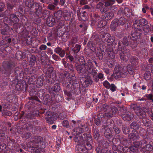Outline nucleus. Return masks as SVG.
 <instances>
[{
  "label": "nucleus",
  "mask_w": 153,
  "mask_h": 153,
  "mask_svg": "<svg viewBox=\"0 0 153 153\" xmlns=\"http://www.w3.org/2000/svg\"><path fill=\"white\" fill-rule=\"evenodd\" d=\"M104 48L105 52L107 53L109 56L111 58L113 57V53L118 54L121 59L124 61H127L129 59L130 51L129 49L126 47L122 48L121 42H119L118 44L113 48L111 45L108 46L107 48L104 45L102 46Z\"/></svg>",
  "instance_id": "obj_1"
},
{
  "label": "nucleus",
  "mask_w": 153,
  "mask_h": 153,
  "mask_svg": "<svg viewBox=\"0 0 153 153\" xmlns=\"http://www.w3.org/2000/svg\"><path fill=\"white\" fill-rule=\"evenodd\" d=\"M79 61L80 64L76 66V69L80 77L83 78L85 76V74L87 72H89L90 70L94 66L92 61L90 59L86 62L83 56H79Z\"/></svg>",
  "instance_id": "obj_2"
},
{
  "label": "nucleus",
  "mask_w": 153,
  "mask_h": 153,
  "mask_svg": "<svg viewBox=\"0 0 153 153\" xmlns=\"http://www.w3.org/2000/svg\"><path fill=\"white\" fill-rule=\"evenodd\" d=\"M31 141L26 144L27 147L30 148L36 153L39 152L41 149H43L45 147L43 139L39 136H33L30 139Z\"/></svg>",
  "instance_id": "obj_3"
},
{
  "label": "nucleus",
  "mask_w": 153,
  "mask_h": 153,
  "mask_svg": "<svg viewBox=\"0 0 153 153\" xmlns=\"http://www.w3.org/2000/svg\"><path fill=\"white\" fill-rule=\"evenodd\" d=\"M26 7L28 8L30 13L32 14L36 13L41 5L34 0H26L25 1Z\"/></svg>",
  "instance_id": "obj_4"
},
{
  "label": "nucleus",
  "mask_w": 153,
  "mask_h": 153,
  "mask_svg": "<svg viewBox=\"0 0 153 153\" xmlns=\"http://www.w3.org/2000/svg\"><path fill=\"white\" fill-rule=\"evenodd\" d=\"M128 73L124 71L122 67L120 66L115 67L113 75L116 79L120 77L125 78L127 76Z\"/></svg>",
  "instance_id": "obj_5"
},
{
  "label": "nucleus",
  "mask_w": 153,
  "mask_h": 153,
  "mask_svg": "<svg viewBox=\"0 0 153 153\" xmlns=\"http://www.w3.org/2000/svg\"><path fill=\"white\" fill-rule=\"evenodd\" d=\"M134 30L131 32L130 38L133 41H136L140 39L141 35L142 27L136 25H133Z\"/></svg>",
  "instance_id": "obj_6"
},
{
  "label": "nucleus",
  "mask_w": 153,
  "mask_h": 153,
  "mask_svg": "<svg viewBox=\"0 0 153 153\" xmlns=\"http://www.w3.org/2000/svg\"><path fill=\"white\" fill-rule=\"evenodd\" d=\"M4 73L7 76H9L11 74V70L15 67L14 63L11 61L5 62L3 65Z\"/></svg>",
  "instance_id": "obj_7"
},
{
  "label": "nucleus",
  "mask_w": 153,
  "mask_h": 153,
  "mask_svg": "<svg viewBox=\"0 0 153 153\" xmlns=\"http://www.w3.org/2000/svg\"><path fill=\"white\" fill-rule=\"evenodd\" d=\"M87 140L89 141H91L92 138L91 134L89 133H84L83 135L80 136L79 135H76L74 137V141L77 143H81L84 142L85 140Z\"/></svg>",
  "instance_id": "obj_8"
},
{
  "label": "nucleus",
  "mask_w": 153,
  "mask_h": 153,
  "mask_svg": "<svg viewBox=\"0 0 153 153\" xmlns=\"http://www.w3.org/2000/svg\"><path fill=\"white\" fill-rule=\"evenodd\" d=\"M131 108L135 111L136 114L140 118L143 119L146 118V113L141 109L139 106H137L136 104L131 105Z\"/></svg>",
  "instance_id": "obj_9"
},
{
  "label": "nucleus",
  "mask_w": 153,
  "mask_h": 153,
  "mask_svg": "<svg viewBox=\"0 0 153 153\" xmlns=\"http://www.w3.org/2000/svg\"><path fill=\"white\" fill-rule=\"evenodd\" d=\"M92 141V140L91 141H89L87 140H85L84 142L78 146L77 150L79 152H83L85 150L91 149L92 147L91 142Z\"/></svg>",
  "instance_id": "obj_10"
},
{
  "label": "nucleus",
  "mask_w": 153,
  "mask_h": 153,
  "mask_svg": "<svg viewBox=\"0 0 153 153\" xmlns=\"http://www.w3.org/2000/svg\"><path fill=\"white\" fill-rule=\"evenodd\" d=\"M100 39L97 35H93L91 38V40L89 41L88 43L89 47L94 48V49L95 50L97 45L100 41Z\"/></svg>",
  "instance_id": "obj_11"
},
{
  "label": "nucleus",
  "mask_w": 153,
  "mask_h": 153,
  "mask_svg": "<svg viewBox=\"0 0 153 153\" xmlns=\"http://www.w3.org/2000/svg\"><path fill=\"white\" fill-rule=\"evenodd\" d=\"M68 82L70 85H71V89L75 91H79L80 90V85L79 82L76 81L74 79L71 77L68 78Z\"/></svg>",
  "instance_id": "obj_12"
},
{
  "label": "nucleus",
  "mask_w": 153,
  "mask_h": 153,
  "mask_svg": "<svg viewBox=\"0 0 153 153\" xmlns=\"http://www.w3.org/2000/svg\"><path fill=\"white\" fill-rule=\"evenodd\" d=\"M50 14V12L47 10H43L42 7L41 6L35 15L39 17H47L48 18Z\"/></svg>",
  "instance_id": "obj_13"
},
{
  "label": "nucleus",
  "mask_w": 153,
  "mask_h": 153,
  "mask_svg": "<svg viewBox=\"0 0 153 153\" xmlns=\"http://www.w3.org/2000/svg\"><path fill=\"white\" fill-rule=\"evenodd\" d=\"M14 75L18 81L19 78L20 79L23 77L24 72L21 68L16 67L14 69Z\"/></svg>",
  "instance_id": "obj_14"
},
{
  "label": "nucleus",
  "mask_w": 153,
  "mask_h": 153,
  "mask_svg": "<svg viewBox=\"0 0 153 153\" xmlns=\"http://www.w3.org/2000/svg\"><path fill=\"white\" fill-rule=\"evenodd\" d=\"M45 118L47 121L50 124H52L53 123V121L55 119L53 117V114L50 111L46 112L45 114Z\"/></svg>",
  "instance_id": "obj_15"
},
{
  "label": "nucleus",
  "mask_w": 153,
  "mask_h": 153,
  "mask_svg": "<svg viewBox=\"0 0 153 153\" xmlns=\"http://www.w3.org/2000/svg\"><path fill=\"white\" fill-rule=\"evenodd\" d=\"M134 24L133 25L134 26L137 25V26H141L142 29L143 26L148 23V22L146 19L144 18L138 20H136Z\"/></svg>",
  "instance_id": "obj_16"
},
{
  "label": "nucleus",
  "mask_w": 153,
  "mask_h": 153,
  "mask_svg": "<svg viewBox=\"0 0 153 153\" xmlns=\"http://www.w3.org/2000/svg\"><path fill=\"white\" fill-rule=\"evenodd\" d=\"M66 50H65L64 49H62V48L58 46L55 48L54 50V52L58 54L62 58L65 56V54L66 52Z\"/></svg>",
  "instance_id": "obj_17"
},
{
  "label": "nucleus",
  "mask_w": 153,
  "mask_h": 153,
  "mask_svg": "<svg viewBox=\"0 0 153 153\" xmlns=\"http://www.w3.org/2000/svg\"><path fill=\"white\" fill-rule=\"evenodd\" d=\"M92 132L94 138L95 140H97L100 135L99 130L96 126H93Z\"/></svg>",
  "instance_id": "obj_18"
},
{
  "label": "nucleus",
  "mask_w": 153,
  "mask_h": 153,
  "mask_svg": "<svg viewBox=\"0 0 153 153\" xmlns=\"http://www.w3.org/2000/svg\"><path fill=\"white\" fill-rule=\"evenodd\" d=\"M114 13L112 12L108 11L106 13L102 15V18L107 20L111 19L114 17Z\"/></svg>",
  "instance_id": "obj_19"
},
{
  "label": "nucleus",
  "mask_w": 153,
  "mask_h": 153,
  "mask_svg": "<svg viewBox=\"0 0 153 153\" xmlns=\"http://www.w3.org/2000/svg\"><path fill=\"white\" fill-rule=\"evenodd\" d=\"M84 77H85L84 79V82H83V85L87 87L89 85H91L92 83V81L91 78L89 76H86L85 73V76ZM82 78V77H81Z\"/></svg>",
  "instance_id": "obj_20"
},
{
  "label": "nucleus",
  "mask_w": 153,
  "mask_h": 153,
  "mask_svg": "<svg viewBox=\"0 0 153 153\" xmlns=\"http://www.w3.org/2000/svg\"><path fill=\"white\" fill-rule=\"evenodd\" d=\"M117 20V18L115 19L111 22L110 29L112 31H114L116 30L117 27L119 26Z\"/></svg>",
  "instance_id": "obj_21"
},
{
  "label": "nucleus",
  "mask_w": 153,
  "mask_h": 153,
  "mask_svg": "<svg viewBox=\"0 0 153 153\" xmlns=\"http://www.w3.org/2000/svg\"><path fill=\"white\" fill-rule=\"evenodd\" d=\"M53 68L52 67H49L48 68H44L43 70V71L47 76L49 77L51 74L53 75Z\"/></svg>",
  "instance_id": "obj_22"
},
{
  "label": "nucleus",
  "mask_w": 153,
  "mask_h": 153,
  "mask_svg": "<svg viewBox=\"0 0 153 153\" xmlns=\"http://www.w3.org/2000/svg\"><path fill=\"white\" fill-rule=\"evenodd\" d=\"M121 116L123 120L125 121H128L131 119L132 116L129 111L125 114H121Z\"/></svg>",
  "instance_id": "obj_23"
},
{
  "label": "nucleus",
  "mask_w": 153,
  "mask_h": 153,
  "mask_svg": "<svg viewBox=\"0 0 153 153\" xmlns=\"http://www.w3.org/2000/svg\"><path fill=\"white\" fill-rule=\"evenodd\" d=\"M79 20L85 21L88 19V13L86 11H83L80 13V16H78Z\"/></svg>",
  "instance_id": "obj_24"
},
{
  "label": "nucleus",
  "mask_w": 153,
  "mask_h": 153,
  "mask_svg": "<svg viewBox=\"0 0 153 153\" xmlns=\"http://www.w3.org/2000/svg\"><path fill=\"white\" fill-rule=\"evenodd\" d=\"M46 23L48 26L52 27L55 23V19L52 16H49L47 18Z\"/></svg>",
  "instance_id": "obj_25"
},
{
  "label": "nucleus",
  "mask_w": 153,
  "mask_h": 153,
  "mask_svg": "<svg viewBox=\"0 0 153 153\" xmlns=\"http://www.w3.org/2000/svg\"><path fill=\"white\" fill-rule=\"evenodd\" d=\"M100 51L98 52L96 54L97 57H98L100 60H101L103 58V56L105 54V52L104 50V48H102V46H100Z\"/></svg>",
  "instance_id": "obj_26"
},
{
  "label": "nucleus",
  "mask_w": 153,
  "mask_h": 153,
  "mask_svg": "<svg viewBox=\"0 0 153 153\" xmlns=\"http://www.w3.org/2000/svg\"><path fill=\"white\" fill-rule=\"evenodd\" d=\"M9 19L14 24H16L19 21L18 18L14 13H12L10 15Z\"/></svg>",
  "instance_id": "obj_27"
},
{
  "label": "nucleus",
  "mask_w": 153,
  "mask_h": 153,
  "mask_svg": "<svg viewBox=\"0 0 153 153\" xmlns=\"http://www.w3.org/2000/svg\"><path fill=\"white\" fill-rule=\"evenodd\" d=\"M60 83L59 82H57L54 84L51 88V90L52 91H54L55 93L59 92L61 89V88L60 86Z\"/></svg>",
  "instance_id": "obj_28"
},
{
  "label": "nucleus",
  "mask_w": 153,
  "mask_h": 153,
  "mask_svg": "<svg viewBox=\"0 0 153 153\" xmlns=\"http://www.w3.org/2000/svg\"><path fill=\"white\" fill-rule=\"evenodd\" d=\"M104 135L107 139H111L112 136L111 131L110 128H106L104 131Z\"/></svg>",
  "instance_id": "obj_29"
},
{
  "label": "nucleus",
  "mask_w": 153,
  "mask_h": 153,
  "mask_svg": "<svg viewBox=\"0 0 153 153\" xmlns=\"http://www.w3.org/2000/svg\"><path fill=\"white\" fill-rule=\"evenodd\" d=\"M44 79V78L42 76H41L38 78L36 82V86L38 88H40L42 86Z\"/></svg>",
  "instance_id": "obj_30"
},
{
  "label": "nucleus",
  "mask_w": 153,
  "mask_h": 153,
  "mask_svg": "<svg viewBox=\"0 0 153 153\" xmlns=\"http://www.w3.org/2000/svg\"><path fill=\"white\" fill-rule=\"evenodd\" d=\"M63 13L62 11L59 10L54 13V16L57 20H61L63 16Z\"/></svg>",
  "instance_id": "obj_31"
},
{
  "label": "nucleus",
  "mask_w": 153,
  "mask_h": 153,
  "mask_svg": "<svg viewBox=\"0 0 153 153\" xmlns=\"http://www.w3.org/2000/svg\"><path fill=\"white\" fill-rule=\"evenodd\" d=\"M127 73H129L131 75H133L134 74V68L132 65L130 64H128L127 67Z\"/></svg>",
  "instance_id": "obj_32"
},
{
  "label": "nucleus",
  "mask_w": 153,
  "mask_h": 153,
  "mask_svg": "<svg viewBox=\"0 0 153 153\" xmlns=\"http://www.w3.org/2000/svg\"><path fill=\"white\" fill-rule=\"evenodd\" d=\"M63 16L65 21H68L71 17V14L67 10H65L63 13Z\"/></svg>",
  "instance_id": "obj_33"
},
{
  "label": "nucleus",
  "mask_w": 153,
  "mask_h": 153,
  "mask_svg": "<svg viewBox=\"0 0 153 153\" xmlns=\"http://www.w3.org/2000/svg\"><path fill=\"white\" fill-rule=\"evenodd\" d=\"M110 36V34L105 33H102L100 35V37L102 41L104 42H107Z\"/></svg>",
  "instance_id": "obj_34"
},
{
  "label": "nucleus",
  "mask_w": 153,
  "mask_h": 153,
  "mask_svg": "<svg viewBox=\"0 0 153 153\" xmlns=\"http://www.w3.org/2000/svg\"><path fill=\"white\" fill-rule=\"evenodd\" d=\"M130 61L131 64L133 66H136L138 65L139 60L136 56L132 57L130 59Z\"/></svg>",
  "instance_id": "obj_35"
},
{
  "label": "nucleus",
  "mask_w": 153,
  "mask_h": 153,
  "mask_svg": "<svg viewBox=\"0 0 153 153\" xmlns=\"http://www.w3.org/2000/svg\"><path fill=\"white\" fill-rule=\"evenodd\" d=\"M122 130L123 133L125 134H129L130 131L129 127L124 124L122 125Z\"/></svg>",
  "instance_id": "obj_36"
},
{
  "label": "nucleus",
  "mask_w": 153,
  "mask_h": 153,
  "mask_svg": "<svg viewBox=\"0 0 153 153\" xmlns=\"http://www.w3.org/2000/svg\"><path fill=\"white\" fill-rule=\"evenodd\" d=\"M117 21H118L119 26H122L125 24L126 22V18L123 17H122L119 19H117Z\"/></svg>",
  "instance_id": "obj_37"
},
{
  "label": "nucleus",
  "mask_w": 153,
  "mask_h": 153,
  "mask_svg": "<svg viewBox=\"0 0 153 153\" xmlns=\"http://www.w3.org/2000/svg\"><path fill=\"white\" fill-rule=\"evenodd\" d=\"M16 6V4H13L11 3L8 2L7 4V10L10 11V12H12L13 9Z\"/></svg>",
  "instance_id": "obj_38"
},
{
  "label": "nucleus",
  "mask_w": 153,
  "mask_h": 153,
  "mask_svg": "<svg viewBox=\"0 0 153 153\" xmlns=\"http://www.w3.org/2000/svg\"><path fill=\"white\" fill-rule=\"evenodd\" d=\"M9 27L8 26L6 27H4L1 30V33L2 35H7L8 33Z\"/></svg>",
  "instance_id": "obj_39"
},
{
  "label": "nucleus",
  "mask_w": 153,
  "mask_h": 153,
  "mask_svg": "<svg viewBox=\"0 0 153 153\" xmlns=\"http://www.w3.org/2000/svg\"><path fill=\"white\" fill-rule=\"evenodd\" d=\"M117 107L119 108V111H120L121 114H125L129 111H127V108L122 105V106H120L119 105L117 106Z\"/></svg>",
  "instance_id": "obj_40"
},
{
  "label": "nucleus",
  "mask_w": 153,
  "mask_h": 153,
  "mask_svg": "<svg viewBox=\"0 0 153 153\" xmlns=\"http://www.w3.org/2000/svg\"><path fill=\"white\" fill-rule=\"evenodd\" d=\"M138 137V135L133 133L129 134L128 136V139L133 141L137 140Z\"/></svg>",
  "instance_id": "obj_41"
},
{
  "label": "nucleus",
  "mask_w": 153,
  "mask_h": 153,
  "mask_svg": "<svg viewBox=\"0 0 153 153\" xmlns=\"http://www.w3.org/2000/svg\"><path fill=\"white\" fill-rule=\"evenodd\" d=\"M78 125V127L80 128V130H81L82 132L84 131H88V128L87 125H85V124L82 125L80 123H79V124Z\"/></svg>",
  "instance_id": "obj_42"
},
{
  "label": "nucleus",
  "mask_w": 153,
  "mask_h": 153,
  "mask_svg": "<svg viewBox=\"0 0 153 153\" xmlns=\"http://www.w3.org/2000/svg\"><path fill=\"white\" fill-rule=\"evenodd\" d=\"M105 1V4L104 6L106 7L112 5L115 2V0H106Z\"/></svg>",
  "instance_id": "obj_43"
},
{
  "label": "nucleus",
  "mask_w": 153,
  "mask_h": 153,
  "mask_svg": "<svg viewBox=\"0 0 153 153\" xmlns=\"http://www.w3.org/2000/svg\"><path fill=\"white\" fill-rule=\"evenodd\" d=\"M91 73L94 79L96 82H97L98 81V78H97V71L94 69H92Z\"/></svg>",
  "instance_id": "obj_44"
},
{
  "label": "nucleus",
  "mask_w": 153,
  "mask_h": 153,
  "mask_svg": "<svg viewBox=\"0 0 153 153\" xmlns=\"http://www.w3.org/2000/svg\"><path fill=\"white\" fill-rule=\"evenodd\" d=\"M107 22L104 20H102L100 21L98 24V27L99 28H102L104 26L106 25Z\"/></svg>",
  "instance_id": "obj_45"
},
{
  "label": "nucleus",
  "mask_w": 153,
  "mask_h": 153,
  "mask_svg": "<svg viewBox=\"0 0 153 153\" xmlns=\"http://www.w3.org/2000/svg\"><path fill=\"white\" fill-rule=\"evenodd\" d=\"M142 124L143 125L147 127L149 126L150 122L149 119L145 118L142 119Z\"/></svg>",
  "instance_id": "obj_46"
},
{
  "label": "nucleus",
  "mask_w": 153,
  "mask_h": 153,
  "mask_svg": "<svg viewBox=\"0 0 153 153\" xmlns=\"http://www.w3.org/2000/svg\"><path fill=\"white\" fill-rule=\"evenodd\" d=\"M121 42L122 44V48L124 47H126L127 49H128L126 47L124 46V45H125L127 46L129 44L128 42L126 37H125L123 38L122 42H120L119 40L118 41L119 42Z\"/></svg>",
  "instance_id": "obj_47"
},
{
  "label": "nucleus",
  "mask_w": 153,
  "mask_h": 153,
  "mask_svg": "<svg viewBox=\"0 0 153 153\" xmlns=\"http://www.w3.org/2000/svg\"><path fill=\"white\" fill-rule=\"evenodd\" d=\"M81 46L80 45L76 44L75 46L72 48V51L75 53H78L80 51Z\"/></svg>",
  "instance_id": "obj_48"
},
{
  "label": "nucleus",
  "mask_w": 153,
  "mask_h": 153,
  "mask_svg": "<svg viewBox=\"0 0 153 153\" xmlns=\"http://www.w3.org/2000/svg\"><path fill=\"white\" fill-rule=\"evenodd\" d=\"M36 61V58L34 55H32L30 58V65L32 66H33L35 64Z\"/></svg>",
  "instance_id": "obj_49"
},
{
  "label": "nucleus",
  "mask_w": 153,
  "mask_h": 153,
  "mask_svg": "<svg viewBox=\"0 0 153 153\" xmlns=\"http://www.w3.org/2000/svg\"><path fill=\"white\" fill-rule=\"evenodd\" d=\"M130 127L131 128L134 129H138L139 128V126L138 123L134 121L132 122L130 125Z\"/></svg>",
  "instance_id": "obj_50"
},
{
  "label": "nucleus",
  "mask_w": 153,
  "mask_h": 153,
  "mask_svg": "<svg viewBox=\"0 0 153 153\" xmlns=\"http://www.w3.org/2000/svg\"><path fill=\"white\" fill-rule=\"evenodd\" d=\"M106 124L108 128H110V129L111 128H113L114 126V121L111 120H108Z\"/></svg>",
  "instance_id": "obj_51"
},
{
  "label": "nucleus",
  "mask_w": 153,
  "mask_h": 153,
  "mask_svg": "<svg viewBox=\"0 0 153 153\" xmlns=\"http://www.w3.org/2000/svg\"><path fill=\"white\" fill-rule=\"evenodd\" d=\"M111 109L110 106L108 105L107 104H104L102 105L101 109L105 112H106L109 110Z\"/></svg>",
  "instance_id": "obj_52"
},
{
  "label": "nucleus",
  "mask_w": 153,
  "mask_h": 153,
  "mask_svg": "<svg viewBox=\"0 0 153 153\" xmlns=\"http://www.w3.org/2000/svg\"><path fill=\"white\" fill-rule=\"evenodd\" d=\"M146 149L148 151H151L153 149V142H150L149 144H147L146 146Z\"/></svg>",
  "instance_id": "obj_53"
},
{
  "label": "nucleus",
  "mask_w": 153,
  "mask_h": 153,
  "mask_svg": "<svg viewBox=\"0 0 153 153\" xmlns=\"http://www.w3.org/2000/svg\"><path fill=\"white\" fill-rule=\"evenodd\" d=\"M100 10L101 13L102 15L107 12L108 11L109 8L103 6Z\"/></svg>",
  "instance_id": "obj_54"
},
{
  "label": "nucleus",
  "mask_w": 153,
  "mask_h": 153,
  "mask_svg": "<svg viewBox=\"0 0 153 153\" xmlns=\"http://www.w3.org/2000/svg\"><path fill=\"white\" fill-rule=\"evenodd\" d=\"M114 116L112 113L108 111H106L104 114V117L106 118H110Z\"/></svg>",
  "instance_id": "obj_55"
},
{
  "label": "nucleus",
  "mask_w": 153,
  "mask_h": 153,
  "mask_svg": "<svg viewBox=\"0 0 153 153\" xmlns=\"http://www.w3.org/2000/svg\"><path fill=\"white\" fill-rule=\"evenodd\" d=\"M65 57L67 59H69L71 62H72L74 61V58L73 56L67 52L66 53Z\"/></svg>",
  "instance_id": "obj_56"
},
{
  "label": "nucleus",
  "mask_w": 153,
  "mask_h": 153,
  "mask_svg": "<svg viewBox=\"0 0 153 153\" xmlns=\"http://www.w3.org/2000/svg\"><path fill=\"white\" fill-rule=\"evenodd\" d=\"M31 135V134L30 132H25L23 134L22 137L23 138L27 139L29 138Z\"/></svg>",
  "instance_id": "obj_57"
},
{
  "label": "nucleus",
  "mask_w": 153,
  "mask_h": 153,
  "mask_svg": "<svg viewBox=\"0 0 153 153\" xmlns=\"http://www.w3.org/2000/svg\"><path fill=\"white\" fill-rule=\"evenodd\" d=\"M37 92L35 91L34 90H31L30 92V97H29V99L30 100L31 98H32L34 96H35L37 94Z\"/></svg>",
  "instance_id": "obj_58"
},
{
  "label": "nucleus",
  "mask_w": 153,
  "mask_h": 153,
  "mask_svg": "<svg viewBox=\"0 0 153 153\" xmlns=\"http://www.w3.org/2000/svg\"><path fill=\"white\" fill-rule=\"evenodd\" d=\"M117 107V106H113L111 109V111H112V113L113 115L116 114L118 111V109Z\"/></svg>",
  "instance_id": "obj_59"
},
{
  "label": "nucleus",
  "mask_w": 153,
  "mask_h": 153,
  "mask_svg": "<svg viewBox=\"0 0 153 153\" xmlns=\"http://www.w3.org/2000/svg\"><path fill=\"white\" fill-rule=\"evenodd\" d=\"M3 116H11L12 115V113L9 111H4L2 112Z\"/></svg>",
  "instance_id": "obj_60"
},
{
  "label": "nucleus",
  "mask_w": 153,
  "mask_h": 153,
  "mask_svg": "<svg viewBox=\"0 0 153 153\" xmlns=\"http://www.w3.org/2000/svg\"><path fill=\"white\" fill-rule=\"evenodd\" d=\"M128 149H129L130 151L133 152H137L138 150L137 148L134 146H130Z\"/></svg>",
  "instance_id": "obj_61"
},
{
  "label": "nucleus",
  "mask_w": 153,
  "mask_h": 153,
  "mask_svg": "<svg viewBox=\"0 0 153 153\" xmlns=\"http://www.w3.org/2000/svg\"><path fill=\"white\" fill-rule=\"evenodd\" d=\"M62 123L64 127L66 128L68 127L69 123L67 120H64L62 122Z\"/></svg>",
  "instance_id": "obj_62"
},
{
  "label": "nucleus",
  "mask_w": 153,
  "mask_h": 153,
  "mask_svg": "<svg viewBox=\"0 0 153 153\" xmlns=\"http://www.w3.org/2000/svg\"><path fill=\"white\" fill-rule=\"evenodd\" d=\"M39 69V68L37 67H32L31 68V70L30 71L31 72L30 74L32 73L33 74H36Z\"/></svg>",
  "instance_id": "obj_63"
},
{
  "label": "nucleus",
  "mask_w": 153,
  "mask_h": 153,
  "mask_svg": "<svg viewBox=\"0 0 153 153\" xmlns=\"http://www.w3.org/2000/svg\"><path fill=\"white\" fill-rule=\"evenodd\" d=\"M16 88L17 90H22L23 89V85L21 83H18L16 85Z\"/></svg>",
  "instance_id": "obj_64"
}]
</instances>
